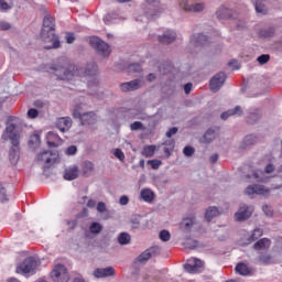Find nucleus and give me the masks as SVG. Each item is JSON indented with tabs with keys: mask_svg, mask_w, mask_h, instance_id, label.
<instances>
[{
	"mask_svg": "<svg viewBox=\"0 0 282 282\" xmlns=\"http://www.w3.org/2000/svg\"><path fill=\"white\" fill-rule=\"evenodd\" d=\"M55 32L56 23L54 22V18L45 15L41 31L42 41L48 43V45L45 46V50H56L61 47V41H58V36H56Z\"/></svg>",
	"mask_w": 282,
	"mask_h": 282,
	"instance_id": "nucleus-1",
	"label": "nucleus"
},
{
	"mask_svg": "<svg viewBox=\"0 0 282 282\" xmlns=\"http://www.w3.org/2000/svg\"><path fill=\"white\" fill-rule=\"evenodd\" d=\"M19 122L21 119L18 117H10L6 129L1 134V140L11 141L12 147H21V131H19Z\"/></svg>",
	"mask_w": 282,
	"mask_h": 282,
	"instance_id": "nucleus-2",
	"label": "nucleus"
},
{
	"mask_svg": "<svg viewBox=\"0 0 282 282\" xmlns=\"http://www.w3.org/2000/svg\"><path fill=\"white\" fill-rule=\"evenodd\" d=\"M73 117L78 118V120H80V124L84 127H94V124L98 122V116H96V112H80V108L78 107L73 110Z\"/></svg>",
	"mask_w": 282,
	"mask_h": 282,
	"instance_id": "nucleus-3",
	"label": "nucleus"
},
{
	"mask_svg": "<svg viewBox=\"0 0 282 282\" xmlns=\"http://www.w3.org/2000/svg\"><path fill=\"white\" fill-rule=\"evenodd\" d=\"M178 8L183 12L199 14V12H204L206 10V2H191L188 0H180Z\"/></svg>",
	"mask_w": 282,
	"mask_h": 282,
	"instance_id": "nucleus-4",
	"label": "nucleus"
},
{
	"mask_svg": "<svg viewBox=\"0 0 282 282\" xmlns=\"http://www.w3.org/2000/svg\"><path fill=\"white\" fill-rule=\"evenodd\" d=\"M39 268V262L34 257L26 258L22 263L17 267L18 274H34Z\"/></svg>",
	"mask_w": 282,
	"mask_h": 282,
	"instance_id": "nucleus-5",
	"label": "nucleus"
},
{
	"mask_svg": "<svg viewBox=\"0 0 282 282\" xmlns=\"http://www.w3.org/2000/svg\"><path fill=\"white\" fill-rule=\"evenodd\" d=\"M89 44L94 50L98 52V54H101V56H109L111 54V48H109V44H107L105 41L100 40L98 36H91L89 39Z\"/></svg>",
	"mask_w": 282,
	"mask_h": 282,
	"instance_id": "nucleus-6",
	"label": "nucleus"
},
{
	"mask_svg": "<svg viewBox=\"0 0 282 282\" xmlns=\"http://www.w3.org/2000/svg\"><path fill=\"white\" fill-rule=\"evenodd\" d=\"M51 279L54 282H67L69 281V272H67V268H65V265L57 264L51 272Z\"/></svg>",
	"mask_w": 282,
	"mask_h": 282,
	"instance_id": "nucleus-7",
	"label": "nucleus"
},
{
	"mask_svg": "<svg viewBox=\"0 0 282 282\" xmlns=\"http://www.w3.org/2000/svg\"><path fill=\"white\" fill-rule=\"evenodd\" d=\"M246 195L252 197V195H262V197H270V188L265 187V185L253 184L249 185L246 191Z\"/></svg>",
	"mask_w": 282,
	"mask_h": 282,
	"instance_id": "nucleus-8",
	"label": "nucleus"
},
{
	"mask_svg": "<svg viewBox=\"0 0 282 282\" xmlns=\"http://www.w3.org/2000/svg\"><path fill=\"white\" fill-rule=\"evenodd\" d=\"M158 41L161 45H171L177 41V32L172 29H165L162 34L158 35Z\"/></svg>",
	"mask_w": 282,
	"mask_h": 282,
	"instance_id": "nucleus-9",
	"label": "nucleus"
},
{
	"mask_svg": "<svg viewBox=\"0 0 282 282\" xmlns=\"http://www.w3.org/2000/svg\"><path fill=\"white\" fill-rule=\"evenodd\" d=\"M226 73L220 72L216 74L209 82V89L214 93L217 94L221 87H224V83H226Z\"/></svg>",
	"mask_w": 282,
	"mask_h": 282,
	"instance_id": "nucleus-10",
	"label": "nucleus"
},
{
	"mask_svg": "<svg viewBox=\"0 0 282 282\" xmlns=\"http://www.w3.org/2000/svg\"><path fill=\"white\" fill-rule=\"evenodd\" d=\"M56 158H58V153L46 150L37 155V162H40V164H44L47 167L52 166V164L56 162Z\"/></svg>",
	"mask_w": 282,
	"mask_h": 282,
	"instance_id": "nucleus-11",
	"label": "nucleus"
},
{
	"mask_svg": "<svg viewBox=\"0 0 282 282\" xmlns=\"http://www.w3.org/2000/svg\"><path fill=\"white\" fill-rule=\"evenodd\" d=\"M142 87H144V79L142 78H137V79L120 84V89L123 93L137 91V89H142Z\"/></svg>",
	"mask_w": 282,
	"mask_h": 282,
	"instance_id": "nucleus-12",
	"label": "nucleus"
},
{
	"mask_svg": "<svg viewBox=\"0 0 282 282\" xmlns=\"http://www.w3.org/2000/svg\"><path fill=\"white\" fill-rule=\"evenodd\" d=\"M254 213V207L242 205L239 207L238 212L235 214L236 221H246V219H250Z\"/></svg>",
	"mask_w": 282,
	"mask_h": 282,
	"instance_id": "nucleus-13",
	"label": "nucleus"
},
{
	"mask_svg": "<svg viewBox=\"0 0 282 282\" xmlns=\"http://www.w3.org/2000/svg\"><path fill=\"white\" fill-rule=\"evenodd\" d=\"M53 70L59 80H72V78H74V72L63 66H55Z\"/></svg>",
	"mask_w": 282,
	"mask_h": 282,
	"instance_id": "nucleus-14",
	"label": "nucleus"
},
{
	"mask_svg": "<svg viewBox=\"0 0 282 282\" xmlns=\"http://www.w3.org/2000/svg\"><path fill=\"white\" fill-rule=\"evenodd\" d=\"M98 85L99 82L97 78L88 80V95L93 96V98H102V91H100V87Z\"/></svg>",
	"mask_w": 282,
	"mask_h": 282,
	"instance_id": "nucleus-15",
	"label": "nucleus"
},
{
	"mask_svg": "<svg viewBox=\"0 0 282 282\" xmlns=\"http://www.w3.org/2000/svg\"><path fill=\"white\" fill-rule=\"evenodd\" d=\"M145 3H148V10L145 11L148 19H158V17H160L158 0H145Z\"/></svg>",
	"mask_w": 282,
	"mask_h": 282,
	"instance_id": "nucleus-16",
	"label": "nucleus"
},
{
	"mask_svg": "<svg viewBox=\"0 0 282 282\" xmlns=\"http://www.w3.org/2000/svg\"><path fill=\"white\" fill-rule=\"evenodd\" d=\"M203 265L204 262H202V260L193 258L192 260H189V263H186L184 265V270L185 272H188V274H195L199 272V268H203Z\"/></svg>",
	"mask_w": 282,
	"mask_h": 282,
	"instance_id": "nucleus-17",
	"label": "nucleus"
},
{
	"mask_svg": "<svg viewBox=\"0 0 282 282\" xmlns=\"http://www.w3.org/2000/svg\"><path fill=\"white\" fill-rule=\"evenodd\" d=\"M95 279H107V276H115L116 269L113 267L98 268L94 271Z\"/></svg>",
	"mask_w": 282,
	"mask_h": 282,
	"instance_id": "nucleus-18",
	"label": "nucleus"
},
{
	"mask_svg": "<svg viewBox=\"0 0 282 282\" xmlns=\"http://www.w3.org/2000/svg\"><path fill=\"white\" fill-rule=\"evenodd\" d=\"M79 76H96L98 74V65L96 63H90L86 65V67H80L77 69Z\"/></svg>",
	"mask_w": 282,
	"mask_h": 282,
	"instance_id": "nucleus-19",
	"label": "nucleus"
},
{
	"mask_svg": "<svg viewBox=\"0 0 282 282\" xmlns=\"http://www.w3.org/2000/svg\"><path fill=\"white\" fill-rule=\"evenodd\" d=\"M55 127L63 133H65V131H69V129H72V118L69 117L58 118L55 122Z\"/></svg>",
	"mask_w": 282,
	"mask_h": 282,
	"instance_id": "nucleus-20",
	"label": "nucleus"
},
{
	"mask_svg": "<svg viewBox=\"0 0 282 282\" xmlns=\"http://www.w3.org/2000/svg\"><path fill=\"white\" fill-rule=\"evenodd\" d=\"M216 19L219 21H228V19H232V10L227 7H219L216 11Z\"/></svg>",
	"mask_w": 282,
	"mask_h": 282,
	"instance_id": "nucleus-21",
	"label": "nucleus"
},
{
	"mask_svg": "<svg viewBox=\"0 0 282 282\" xmlns=\"http://www.w3.org/2000/svg\"><path fill=\"white\" fill-rule=\"evenodd\" d=\"M158 254V247H152L143 251L138 258L137 261L139 263H147L151 257H155Z\"/></svg>",
	"mask_w": 282,
	"mask_h": 282,
	"instance_id": "nucleus-22",
	"label": "nucleus"
},
{
	"mask_svg": "<svg viewBox=\"0 0 282 282\" xmlns=\"http://www.w3.org/2000/svg\"><path fill=\"white\" fill-rule=\"evenodd\" d=\"M46 144L51 148L61 147V144H63V139H61V137L55 132H48L46 134Z\"/></svg>",
	"mask_w": 282,
	"mask_h": 282,
	"instance_id": "nucleus-23",
	"label": "nucleus"
},
{
	"mask_svg": "<svg viewBox=\"0 0 282 282\" xmlns=\"http://www.w3.org/2000/svg\"><path fill=\"white\" fill-rule=\"evenodd\" d=\"M78 178V166L73 165L64 171V180L72 182Z\"/></svg>",
	"mask_w": 282,
	"mask_h": 282,
	"instance_id": "nucleus-24",
	"label": "nucleus"
},
{
	"mask_svg": "<svg viewBox=\"0 0 282 282\" xmlns=\"http://www.w3.org/2000/svg\"><path fill=\"white\" fill-rule=\"evenodd\" d=\"M191 43H192V45H196V46L208 45V36L204 35V34L193 35L191 39Z\"/></svg>",
	"mask_w": 282,
	"mask_h": 282,
	"instance_id": "nucleus-25",
	"label": "nucleus"
},
{
	"mask_svg": "<svg viewBox=\"0 0 282 282\" xmlns=\"http://www.w3.org/2000/svg\"><path fill=\"white\" fill-rule=\"evenodd\" d=\"M21 151L20 145L14 147L12 145L9 150V160L11 164L15 165L19 162V153Z\"/></svg>",
	"mask_w": 282,
	"mask_h": 282,
	"instance_id": "nucleus-26",
	"label": "nucleus"
},
{
	"mask_svg": "<svg viewBox=\"0 0 282 282\" xmlns=\"http://www.w3.org/2000/svg\"><path fill=\"white\" fill-rule=\"evenodd\" d=\"M272 246V241L268 238H262L253 245V250H268Z\"/></svg>",
	"mask_w": 282,
	"mask_h": 282,
	"instance_id": "nucleus-27",
	"label": "nucleus"
},
{
	"mask_svg": "<svg viewBox=\"0 0 282 282\" xmlns=\"http://www.w3.org/2000/svg\"><path fill=\"white\" fill-rule=\"evenodd\" d=\"M218 215H220L219 208H217L216 206H212L206 209L205 219L206 221H213V219H215V217H218Z\"/></svg>",
	"mask_w": 282,
	"mask_h": 282,
	"instance_id": "nucleus-28",
	"label": "nucleus"
},
{
	"mask_svg": "<svg viewBox=\"0 0 282 282\" xmlns=\"http://www.w3.org/2000/svg\"><path fill=\"white\" fill-rule=\"evenodd\" d=\"M140 197L143 199V202L151 204L155 197V194L150 188H144L140 192Z\"/></svg>",
	"mask_w": 282,
	"mask_h": 282,
	"instance_id": "nucleus-29",
	"label": "nucleus"
},
{
	"mask_svg": "<svg viewBox=\"0 0 282 282\" xmlns=\"http://www.w3.org/2000/svg\"><path fill=\"white\" fill-rule=\"evenodd\" d=\"M236 272H238V274H240L241 276H248L251 274L252 269H250V267H247L246 263H238L236 265Z\"/></svg>",
	"mask_w": 282,
	"mask_h": 282,
	"instance_id": "nucleus-30",
	"label": "nucleus"
},
{
	"mask_svg": "<svg viewBox=\"0 0 282 282\" xmlns=\"http://www.w3.org/2000/svg\"><path fill=\"white\" fill-rule=\"evenodd\" d=\"M254 10L258 14H268V8L261 0H252Z\"/></svg>",
	"mask_w": 282,
	"mask_h": 282,
	"instance_id": "nucleus-31",
	"label": "nucleus"
},
{
	"mask_svg": "<svg viewBox=\"0 0 282 282\" xmlns=\"http://www.w3.org/2000/svg\"><path fill=\"white\" fill-rule=\"evenodd\" d=\"M94 163H91L90 161H85L83 164V173L85 177H91V175H94Z\"/></svg>",
	"mask_w": 282,
	"mask_h": 282,
	"instance_id": "nucleus-32",
	"label": "nucleus"
},
{
	"mask_svg": "<svg viewBox=\"0 0 282 282\" xmlns=\"http://www.w3.org/2000/svg\"><path fill=\"white\" fill-rule=\"evenodd\" d=\"M14 7V0H0V10L1 12H8Z\"/></svg>",
	"mask_w": 282,
	"mask_h": 282,
	"instance_id": "nucleus-33",
	"label": "nucleus"
},
{
	"mask_svg": "<svg viewBox=\"0 0 282 282\" xmlns=\"http://www.w3.org/2000/svg\"><path fill=\"white\" fill-rule=\"evenodd\" d=\"M274 28L270 26L268 29H262L259 32V36H261V39H272V36H274Z\"/></svg>",
	"mask_w": 282,
	"mask_h": 282,
	"instance_id": "nucleus-34",
	"label": "nucleus"
},
{
	"mask_svg": "<svg viewBox=\"0 0 282 282\" xmlns=\"http://www.w3.org/2000/svg\"><path fill=\"white\" fill-rule=\"evenodd\" d=\"M215 138H217V134L215 133V131L213 129H208L205 132L203 140H204L205 144H210V142H213V140H215Z\"/></svg>",
	"mask_w": 282,
	"mask_h": 282,
	"instance_id": "nucleus-35",
	"label": "nucleus"
},
{
	"mask_svg": "<svg viewBox=\"0 0 282 282\" xmlns=\"http://www.w3.org/2000/svg\"><path fill=\"white\" fill-rule=\"evenodd\" d=\"M118 241L120 246H128V243H131V235L128 232H121L118 237Z\"/></svg>",
	"mask_w": 282,
	"mask_h": 282,
	"instance_id": "nucleus-36",
	"label": "nucleus"
},
{
	"mask_svg": "<svg viewBox=\"0 0 282 282\" xmlns=\"http://www.w3.org/2000/svg\"><path fill=\"white\" fill-rule=\"evenodd\" d=\"M116 19H120V13H108L104 17V22L110 25V23H116Z\"/></svg>",
	"mask_w": 282,
	"mask_h": 282,
	"instance_id": "nucleus-37",
	"label": "nucleus"
},
{
	"mask_svg": "<svg viewBox=\"0 0 282 282\" xmlns=\"http://www.w3.org/2000/svg\"><path fill=\"white\" fill-rule=\"evenodd\" d=\"M242 144H243L242 148L245 149L247 147H252V144H257V137L254 134H249L245 137Z\"/></svg>",
	"mask_w": 282,
	"mask_h": 282,
	"instance_id": "nucleus-38",
	"label": "nucleus"
},
{
	"mask_svg": "<svg viewBox=\"0 0 282 282\" xmlns=\"http://www.w3.org/2000/svg\"><path fill=\"white\" fill-rule=\"evenodd\" d=\"M41 144V135L39 134H32L30 140H29V147L31 149H36Z\"/></svg>",
	"mask_w": 282,
	"mask_h": 282,
	"instance_id": "nucleus-39",
	"label": "nucleus"
},
{
	"mask_svg": "<svg viewBox=\"0 0 282 282\" xmlns=\"http://www.w3.org/2000/svg\"><path fill=\"white\" fill-rule=\"evenodd\" d=\"M142 154L144 158H153L155 155V145H148L143 149Z\"/></svg>",
	"mask_w": 282,
	"mask_h": 282,
	"instance_id": "nucleus-40",
	"label": "nucleus"
},
{
	"mask_svg": "<svg viewBox=\"0 0 282 282\" xmlns=\"http://www.w3.org/2000/svg\"><path fill=\"white\" fill-rule=\"evenodd\" d=\"M91 235H100L102 232V225L99 223H93L89 227Z\"/></svg>",
	"mask_w": 282,
	"mask_h": 282,
	"instance_id": "nucleus-41",
	"label": "nucleus"
},
{
	"mask_svg": "<svg viewBox=\"0 0 282 282\" xmlns=\"http://www.w3.org/2000/svg\"><path fill=\"white\" fill-rule=\"evenodd\" d=\"M128 72H129V74H138V73L142 72V66L138 63L130 64L128 66Z\"/></svg>",
	"mask_w": 282,
	"mask_h": 282,
	"instance_id": "nucleus-42",
	"label": "nucleus"
},
{
	"mask_svg": "<svg viewBox=\"0 0 282 282\" xmlns=\"http://www.w3.org/2000/svg\"><path fill=\"white\" fill-rule=\"evenodd\" d=\"M260 237H263V230L259 228L254 229L252 235L249 237L250 243H252V241H257V239H259Z\"/></svg>",
	"mask_w": 282,
	"mask_h": 282,
	"instance_id": "nucleus-43",
	"label": "nucleus"
},
{
	"mask_svg": "<svg viewBox=\"0 0 282 282\" xmlns=\"http://www.w3.org/2000/svg\"><path fill=\"white\" fill-rule=\"evenodd\" d=\"M130 129L132 131H144L145 128L142 121H134L130 124Z\"/></svg>",
	"mask_w": 282,
	"mask_h": 282,
	"instance_id": "nucleus-44",
	"label": "nucleus"
},
{
	"mask_svg": "<svg viewBox=\"0 0 282 282\" xmlns=\"http://www.w3.org/2000/svg\"><path fill=\"white\" fill-rule=\"evenodd\" d=\"M272 260V257H270V254H260L258 258L259 263H262V265H268V263H270V261Z\"/></svg>",
	"mask_w": 282,
	"mask_h": 282,
	"instance_id": "nucleus-45",
	"label": "nucleus"
},
{
	"mask_svg": "<svg viewBox=\"0 0 282 282\" xmlns=\"http://www.w3.org/2000/svg\"><path fill=\"white\" fill-rule=\"evenodd\" d=\"M252 175L257 182H265V177H263V171L254 170Z\"/></svg>",
	"mask_w": 282,
	"mask_h": 282,
	"instance_id": "nucleus-46",
	"label": "nucleus"
},
{
	"mask_svg": "<svg viewBox=\"0 0 282 282\" xmlns=\"http://www.w3.org/2000/svg\"><path fill=\"white\" fill-rule=\"evenodd\" d=\"M182 226H184V228L186 230H189V228H193V226H195V219H193V218H185L182 221Z\"/></svg>",
	"mask_w": 282,
	"mask_h": 282,
	"instance_id": "nucleus-47",
	"label": "nucleus"
},
{
	"mask_svg": "<svg viewBox=\"0 0 282 282\" xmlns=\"http://www.w3.org/2000/svg\"><path fill=\"white\" fill-rule=\"evenodd\" d=\"M183 153L186 158H193L195 155V148L187 145L183 149Z\"/></svg>",
	"mask_w": 282,
	"mask_h": 282,
	"instance_id": "nucleus-48",
	"label": "nucleus"
},
{
	"mask_svg": "<svg viewBox=\"0 0 282 282\" xmlns=\"http://www.w3.org/2000/svg\"><path fill=\"white\" fill-rule=\"evenodd\" d=\"M148 164L151 165V169H153L154 171H158V169H160V166H162V161H160V160H149Z\"/></svg>",
	"mask_w": 282,
	"mask_h": 282,
	"instance_id": "nucleus-49",
	"label": "nucleus"
},
{
	"mask_svg": "<svg viewBox=\"0 0 282 282\" xmlns=\"http://www.w3.org/2000/svg\"><path fill=\"white\" fill-rule=\"evenodd\" d=\"M160 239L161 241H171V232H169V230H162L160 232Z\"/></svg>",
	"mask_w": 282,
	"mask_h": 282,
	"instance_id": "nucleus-50",
	"label": "nucleus"
},
{
	"mask_svg": "<svg viewBox=\"0 0 282 282\" xmlns=\"http://www.w3.org/2000/svg\"><path fill=\"white\" fill-rule=\"evenodd\" d=\"M258 63L260 65H265L270 61V55L269 54H262L257 58Z\"/></svg>",
	"mask_w": 282,
	"mask_h": 282,
	"instance_id": "nucleus-51",
	"label": "nucleus"
},
{
	"mask_svg": "<svg viewBox=\"0 0 282 282\" xmlns=\"http://www.w3.org/2000/svg\"><path fill=\"white\" fill-rule=\"evenodd\" d=\"M130 224H131V228H133L134 230L140 228V217H132L130 219Z\"/></svg>",
	"mask_w": 282,
	"mask_h": 282,
	"instance_id": "nucleus-52",
	"label": "nucleus"
},
{
	"mask_svg": "<svg viewBox=\"0 0 282 282\" xmlns=\"http://www.w3.org/2000/svg\"><path fill=\"white\" fill-rule=\"evenodd\" d=\"M76 153H78V148L76 145H69L65 151L66 155H76Z\"/></svg>",
	"mask_w": 282,
	"mask_h": 282,
	"instance_id": "nucleus-53",
	"label": "nucleus"
},
{
	"mask_svg": "<svg viewBox=\"0 0 282 282\" xmlns=\"http://www.w3.org/2000/svg\"><path fill=\"white\" fill-rule=\"evenodd\" d=\"M113 155H116V158L118 160H120V162H124V152H122V150L120 149H115L113 150Z\"/></svg>",
	"mask_w": 282,
	"mask_h": 282,
	"instance_id": "nucleus-54",
	"label": "nucleus"
},
{
	"mask_svg": "<svg viewBox=\"0 0 282 282\" xmlns=\"http://www.w3.org/2000/svg\"><path fill=\"white\" fill-rule=\"evenodd\" d=\"M259 118H261V116L257 112H253L251 113L249 117H248V122L250 124H254V122H257L259 120Z\"/></svg>",
	"mask_w": 282,
	"mask_h": 282,
	"instance_id": "nucleus-55",
	"label": "nucleus"
},
{
	"mask_svg": "<svg viewBox=\"0 0 282 282\" xmlns=\"http://www.w3.org/2000/svg\"><path fill=\"white\" fill-rule=\"evenodd\" d=\"M173 149H175V142H170V148L166 145L163 147V151L167 158L171 155V151H173Z\"/></svg>",
	"mask_w": 282,
	"mask_h": 282,
	"instance_id": "nucleus-56",
	"label": "nucleus"
},
{
	"mask_svg": "<svg viewBox=\"0 0 282 282\" xmlns=\"http://www.w3.org/2000/svg\"><path fill=\"white\" fill-rule=\"evenodd\" d=\"M26 116L28 118H31V119L39 118V110L31 108L28 110Z\"/></svg>",
	"mask_w": 282,
	"mask_h": 282,
	"instance_id": "nucleus-57",
	"label": "nucleus"
},
{
	"mask_svg": "<svg viewBox=\"0 0 282 282\" xmlns=\"http://www.w3.org/2000/svg\"><path fill=\"white\" fill-rule=\"evenodd\" d=\"M231 116H243V110L241 106H236L234 109H230Z\"/></svg>",
	"mask_w": 282,
	"mask_h": 282,
	"instance_id": "nucleus-58",
	"label": "nucleus"
},
{
	"mask_svg": "<svg viewBox=\"0 0 282 282\" xmlns=\"http://www.w3.org/2000/svg\"><path fill=\"white\" fill-rule=\"evenodd\" d=\"M12 28V25L10 24V22H6V21H0V30L2 31H8Z\"/></svg>",
	"mask_w": 282,
	"mask_h": 282,
	"instance_id": "nucleus-59",
	"label": "nucleus"
},
{
	"mask_svg": "<svg viewBox=\"0 0 282 282\" xmlns=\"http://www.w3.org/2000/svg\"><path fill=\"white\" fill-rule=\"evenodd\" d=\"M97 210H98V213H106L107 212V205L104 202H99L97 204Z\"/></svg>",
	"mask_w": 282,
	"mask_h": 282,
	"instance_id": "nucleus-60",
	"label": "nucleus"
},
{
	"mask_svg": "<svg viewBox=\"0 0 282 282\" xmlns=\"http://www.w3.org/2000/svg\"><path fill=\"white\" fill-rule=\"evenodd\" d=\"M76 41V36H74V33H68L66 35V43H68V45H72V43H74Z\"/></svg>",
	"mask_w": 282,
	"mask_h": 282,
	"instance_id": "nucleus-61",
	"label": "nucleus"
},
{
	"mask_svg": "<svg viewBox=\"0 0 282 282\" xmlns=\"http://www.w3.org/2000/svg\"><path fill=\"white\" fill-rule=\"evenodd\" d=\"M177 133V127H173L170 129V131L166 132V138H173Z\"/></svg>",
	"mask_w": 282,
	"mask_h": 282,
	"instance_id": "nucleus-62",
	"label": "nucleus"
},
{
	"mask_svg": "<svg viewBox=\"0 0 282 282\" xmlns=\"http://www.w3.org/2000/svg\"><path fill=\"white\" fill-rule=\"evenodd\" d=\"M230 116H234V115H232V112H231L230 109H229V110L223 112V113L220 115V118H221V120H228V118H230Z\"/></svg>",
	"mask_w": 282,
	"mask_h": 282,
	"instance_id": "nucleus-63",
	"label": "nucleus"
},
{
	"mask_svg": "<svg viewBox=\"0 0 282 282\" xmlns=\"http://www.w3.org/2000/svg\"><path fill=\"white\" fill-rule=\"evenodd\" d=\"M120 206H127L129 204V197L128 196H121L119 199Z\"/></svg>",
	"mask_w": 282,
	"mask_h": 282,
	"instance_id": "nucleus-64",
	"label": "nucleus"
}]
</instances>
